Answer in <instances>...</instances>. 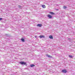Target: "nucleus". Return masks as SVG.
<instances>
[{
    "instance_id": "4468645a",
    "label": "nucleus",
    "mask_w": 75,
    "mask_h": 75,
    "mask_svg": "<svg viewBox=\"0 0 75 75\" xmlns=\"http://www.w3.org/2000/svg\"><path fill=\"white\" fill-rule=\"evenodd\" d=\"M2 20H3V18H0V21Z\"/></svg>"
},
{
    "instance_id": "f257e3e1",
    "label": "nucleus",
    "mask_w": 75,
    "mask_h": 75,
    "mask_svg": "<svg viewBox=\"0 0 75 75\" xmlns=\"http://www.w3.org/2000/svg\"><path fill=\"white\" fill-rule=\"evenodd\" d=\"M20 64H21V65H25V64H26V63L24 62H20Z\"/></svg>"
},
{
    "instance_id": "2eb2a0df",
    "label": "nucleus",
    "mask_w": 75,
    "mask_h": 75,
    "mask_svg": "<svg viewBox=\"0 0 75 75\" xmlns=\"http://www.w3.org/2000/svg\"><path fill=\"white\" fill-rule=\"evenodd\" d=\"M18 7H19V8H21V6H19Z\"/></svg>"
},
{
    "instance_id": "9b49d317",
    "label": "nucleus",
    "mask_w": 75,
    "mask_h": 75,
    "mask_svg": "<svg viewBox=\"0 0 75 75\" xmlns=\"http://www.w3.org/2000/svg\"><path fill=\"white\" fill-rule=\"evenodd\" d=\"M21 41H23V42H24V39L23 38H22L21 39Z\"/></svg>"
},
{
    "instance_id": "6e6552de",
    "label": "nucleus",
    "mask_w": 75,
    "mask_h": 75,
    "mask_svg": "<svg viewBox=\"0 0 75 75\" xmlns=\"http://www.w3.org/2000/svg\"><path fill=\"white\" fill-rule=\"evenodd\" d=\"M47 57H48L49 58H51V56L49 55H48L47 54L46 55Z\"/></svg>"
},
{
    "instance_id": "f8f14e48",
    "label": "nucleus",
    "mask_w": 75,
    "mask_h": 75,
    "mask_svg": "<svg viewBox=\"0 0 75 75\" xmlns=\"http://www.w3.org/2000/svg\"><path fill=\"white\" fill-rule=\"evenodd\" d=\"M49 38H52V35L50 36H49Z\"/></svg>"
},
{
    "instance_id": "9d476101",
    "label": "nucleus",
    "mask_w": 75,
    "mask_h": 75,
    "mask_svg": "<svg viewBox=\"0 0 75 75\" xmlns=\"http://www.w3.org/2000/svg\"><path fill=\"white\" fill-rule=\"evenodd\" d=\"M69 58H72L73 57L72 56H71L70 55H69Z\"/></svg>"
},
{
    "instance_id": "ddd939ff",
    "label": "nucleus",
    "mask_w": 75,
    "mask_h": 75,
    "mask_svg": "<svg viewBox=\"0 0 75 75\" xmlns=\"http://www.w3.org/2000/svg\"><path fill=\"white\" fill-rule=\"evenodd\" d=\"M64 9H65V8H67V7H66V6H64Z\"/></svg>"
},
{
    "instance_id": "20e7f679",
    "label": "nucleus",
    "mask_w": 75,
    "mask_h": 75,
    "mask_svg": "<svg viewBox=\"0 0 75 75\" xmlns=\"http://www.w3.org/2000/svg\"><path fill=\"white\" fill-rule=\"evenodd\" d=\"M42 7L43 8H46V6H45V5H42Z\"/></svg>"
},
{
    "instance_id": "7ed1b4c3",
    "label": "nucleus",
    "mask_w": 75,
    "mask_h": 75,
    "mask_svg": "<svg viewBox=\"0 0 75 75\" xmlns=\"http://www.w3.org/2000/svg\"><path fill=\"white\" fill-rule=\"evenodd\" d=\"M47 17H48L49 18H52V16L50 15V14H49L47 15Z\"/></svg>"
},
{
    "instance_id": "39448f33",
    "label": "nucleus",
    "mask_w": 75,
    "mask_h": 75,
    "mask_svg": "<svg viewBox=\"0 0 75 75\" xmlns=\"http://www.w3.org/2000/svg\"><path fill=\"white\" fill-rule=\"evenodd\" d=\"M39 37L40 38H44L45 37V36H44L40 35L39 36Z\"/></svg>"
},
{
    "instance_id": "0eeeda50",
    "label": "nucleus",
    "mask_w": 75,
    "mask_h": 75,
    "mask_svg": "<svg viewBox=\"0 0 75 75\" xmlns=\"http://www.w3.org/2000/svg\"><path fill=\"white\" fill-rule=\"evenodd\" d=\"M50 13L51 14H52V15H54V13L52 12H50Z\"/></svg>"
},
{
    "instance_id": "1a4fd4ad",
    "label": "nucleus",
    "mask_w": 75,
    "mask_h": 75,
    "mask_svg": "<svg viewBox=\"0 0 75 75\" xmlns=\"http://www.w3.org/2000/svg\"><path fill=\"white\" fill-rule=\"evenodd\" d=\"M35 65H34V64H32L30 65V67H34Z\"/></svg>"
},
{
    "instance_id": "f03ea898",
    "label": "nucleus",
    "mask_w": 75,
    "mask_h": 75,
    "mask_svg": "<svg viewBox=\"0 0 75 75\" xmlns=\"http://www.w3.org/2000/svg\"><path fill=\"white\" fill-rule=\"evenodd\" d=\"M62 73H66V72H67V71L66 70H62Z\"/></svg>"
},
{
    "instance_id": "423d86ee",
    "label": "nucleus",
    "mask_w": 75,
    "mask_h": 75,
    "mask_svg": "<svg viewBox=\"0 0 75 75\" xmlns=\"http://www.w3.org/2000/svg\"><path fill=\"white\" fill-rule=\"evenodd\" d=\"M38 27H41L42 26V24H38L37 25Z\"/></svg>"
}]
</instances>
